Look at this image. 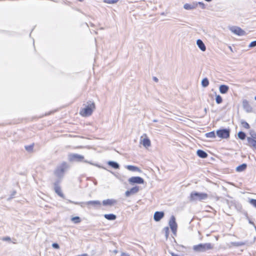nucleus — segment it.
I'll return each instance as SVG.
<instances>
[{"label": "nucleus", "instance_id": "1", "mask_svg": "<svg viewBox=\"0 0 256 256\" xmlns=\"http://www.w3.org/2000/svg\"><path fill=\"white\" fill-rule=\"evenodd\" d=\"M84 107L80 110V113L84 117L91 116L96 108L94 102L90 100L88 101L86 104H84Z\"/></svg>", "mask_w": 256, "mask_h": 256}, {"label": "nucleus", "instance_id": "2", "mask_svg": "<svg viewBox=\"0 0 256 256\" xmlns=\"http://www.w3.org/2000/svg\"><path fill=\"white\" fill-rule=\"evenodd\" d=\"M208 198V194L206 193L199 192L193 191L190 193L189 197L190 202H196L197 201H202L206 200Z\"/></svg>", "mask_w": 256, "mask_h": 256}, {"label": "nucleus", "instance_id": "3", "mask_svg": "<svg viewBox=\"0 0 256 256\" xmlns=\"http://www.w3.org/2000/svg\"><path fill=\"white\" fill-rule=\"evenodd\" d=\"M214 248V244L211 243L200 244L194 246L193 250L198 252H204Z\"/></svg>", "mask_w": 256, "mask_h": 256}, {"label": "nucleus", "instance_id": "4", "mask_svg": "<svg viewBox=\"0 0 256 256\" xmlns=\"http://www.w3.org/2000/svg\"><path fill=\"white\" fill-rule=\"evenodd\" d=\"M68 168V166L67 163L64 162L57 166L54 172V174L58 178H62L64 176V172Z\"/></svg>", "mask_w": 256, "mask_h": 256}, {"label": "nucleus", "instance_id": "5", "mask_svg": "<svg viewBox=\"0 0 256 256\" xmlns=\"http://www.w3.org/2000/svg\"><path fill=\"white\" fill-rule=\"evenodd\" d=\"M169 226L174 235H176L177 230V224L176 222V218L174 216L170 217L168 222Z\"/></svg>", "mask_w": 256, "mask_h": 256}, {"label": "nucleus", "instance_id": "6", "mask_svg": "<svg viewBox=\"0 0 256 256\" xmlns=\"http://www.w3.org/2000/svg\"><path fill=\"white\" fill-rule=\"evenodd\" d=\"M230 132V130L226 128L219 130L216 131L218 136L222 138H229Z\"/></svg>", "mask_w": 256, "mask_h": 256}, {"label": "nucleus", "instance_id": "7", "mask_svg": "<svg viewBox=\"0 0 256 256\" xmlns=\"http://www.w3.org/2000/svg\"><path fill=\"white\" fill-rule=\"evenodd\" d=\"M70 202L72 204H76L80 205L82 207L84 206H83L84 204H86L87 205H92L94 206H95L97 205L100 206L101 204L99 200H90V201L87 202H74L72 200H70Z\"/></svg>", "mask_w": 256, "mask_h": 256}, {"label": "nucleus", "instance_id": "8", "mask_svg": "<svg viewBox=\"0 0 256 256\" xmlns=\"http://www.w3.org/2000/svg\"><path fill=\"white\" fill-rule=\"evenodd\" d=\"M140 144H142L144 146L147 148L150 146L151 143L150 139L148 138L146 134H144L140 139Z\"/></svg>", "mask_w": 256, "mask_h": 256}, {"label": "nucleus", "instance_id": "9", "mask_svg": "<svg viewBox=\"0 0 256 256\" xmlns=\"http://www.w3.org/2000/svg\"><path fill=\"white\" fill-rule=\"evenodd\" d=\"M69 160L70 161H74L80 162L83 161L84 156L82 155H80L77 154H70L68 156Z\"/></svg>", "mask_w": 256, "mask_h": 256}, {"label": "nucleus", "instance_id": "10", "mask_svg": "<svg viewBox=\"0 0 256 256\" xmlns=\"http://www.w3.org/2000/svg\"><path fill=\"white\" fill-rule=\"evenodd\" d=\"M230 30L232 32L240 36H242L246 34V32L241 28L238 26H232L230 28Z\"/></svg>", "mask_w": 256, "mask_h": 256}, {"label": "nucleus", "instance_id": "11", "mask_svg": "<svg viewBox=\"0 0 256 256\" xmlns=\"http://www.w3.org/2000/svg\"><path fill=\"white\" fill-rule=\"evenodd\" d=\"M128 182L130 184H143L144 183V180L140 176H132L128 179Z\"/></svg>", "mask_w": 256, "mask_h": 256}, {"label": "nucleus", "instance_id": "12", "mask_svg": "<svg viewBox=\"0 0 256 256\" xmlns=\"http://www.w3.org/2000/svg\"><path fill=\"white\" fill-rule=\"evenodd\" d=\"M140 190V187L138 186H135L130 190H126L125 192V196L126 197L130 196V195L134 194L138 192Z\"/></svg>", "mask_w": 256, "mask_h": 256}, {"label": "nucleus", "instance_id": "13", "mask_svg": "<svg viewBox=\"0 0 256 256\" xmlns=\"http://www.w3.org/2000/svg\"><path fill=\"white\" fill-rule=\"evenodd\" d=\"M60 181L57 180L54 183V190L55 192L60 197L64 198V196L61 190V188L59 185Z\"/></svg>", "mask_w": 256, "mask_h": 256}, {"label": "nucleus", "instance_id": "14", "mask_svg": "<svg viewBox=\"0 0 256 256\" xmlns=\"http://www.w3.org/2000/svg\"><path fill=\"white\" fill-rule=\"evenodd\" d=\"M242 106L247 112H252V108L247 100H244L242 101Z\"/></svg>", "mask_w": 256, "mask_h": 256}, {"label": "nucleus", "instance_id": "15", "mask_svg": "<svg viewBox=\"0 0 256 256\" xmlns=\"http://www.w3.org/2000/svg\"><path fill=\"white\" fill-rule=\"evenodd\" d=\"M164 214L163 212H156L154 216V220L156 222H159L164 218Z\"/></svg>", "mask_w": 256, "mask_h": 256}, {"label": "nucleus", "instance_id": "16", "mask_svg": "<svg viewBox=\"0 0 256 256\" xmlns=\"http://www.w3.org/2000/svg\"><path fill=\"white\" fill-rule=\"evenodd\" d=\"M196 44L198 45L199 48L202 52H204L206 50V47L203 42L198 39L196 40Z\"/></svg>", "mask_w": 256, "mask_h": 256}, {"label": "nucleus", "instance_id": "17", "mask_svg": "<svg viewBox=\"0 0 256 256\" xmlns=\"http://www.w3.org/2000/svg\"><path fill=\"white\" fill-rule=\"evenodd\" d=\"M116 203V200L112 199H108L102 201V204L104 206H112Z\"/></svg>", "mask_w": 256, "mask_h": 256}, {"label": "nucleus", "instance_id": "18", "mask_svg": "<svg viewBox=\"0 0 256 256\" xmlns=\"http://www.w3.org/2000/svg\"><path fill=\"white\" fill-rule=\"evenodd\" d=\"M197 4L193 3L192 4H186L184 6V8L187 10H191L196 8Z\"/></svg>", "mask_w": 256, "mask_h": 256}, {"label": "nucleus", "instance_id": "19", "mask_svg": "<svg viewBox=\"0 0 256 256\" xmlns=\"http://www.w3.org/2000/svg\"><path fill=\"white\" fill-rule=\"evenodd\" d=\"M229 90V87L224 84H222L220 86L219 88L220 92L222 94H226Z\"/></svg>", "mask_w": 256, "mask_h": 256}, {"label": "nucleus", "instance_id": "20", "mask_svg": "<svg viewBox=\"0 0 256 256\" xmlns=\"http://www.w3.org/2000/svg\"><path fill=\"white\" fill-rule=\"evenodd\" d=\"M248 144L250 146L254 148L256 150V140L252 138H250V137L247 138Z\"/></svg>", "mask_w": 256, "mask_h": 256}, {"label": "nucleus", "instance_id": "21", "mask_svg": "<svg viewBox=\"0 0 256 256\" xmlns=\"http://www.w3.org/2000/svg\"><path fill=\"white\" fill-rule=\"evenodd\" d=\"M196 154L201 158H206L208 156L206 152L201 150H198Z\"/></svg>", "mask_w": 256, "mask_h": 256}, {"label": "nucleus", "instance_id": "22", "mask_svg": "<svg viewBox=\"0 0 256 256\" xmlns=\"http://www.w3.org/2000/svg\"><path fill=\"white\" fill-rule=\"evenodd\" d=\"M104 217L108 220H115L116 218V216L114 214H105L104 215Z\"/></svg>", "mask_w": 256, "mask_h": 256}, {"label": "nucleus", "instance_id": "23", "mask_svg": "<svg viewBox=\"0 0 256 256\" xmlns=\"http://www.w3.org/2000/svg\"><path fill=\"white\" fill-rule=\"evenodd\" d=\"M108 164L110 166H112V168H113L115 169H118L120 168V165L116 162H115L114 161H109V162H108Z\"/></svg>", "mask_w": 256, "mask_h": 256}, {"label": "nucleus", "instance_id": "24", "mask_svg": "<svg viewBox=\"0 0 256 256\" xmlns=\"http://www.w3.org/2000/svg\"><path fill=\"white\" fill-rule=\"evenodd\" d=\"M247 167L246 164H242L238 166L236 168V170L238 172H241L244 170Z\"/></svg>", "mask_w": 256, "mask_h": 256}, {"label": "nucleus", "instance_id": "25", "mask_svg": "<svg viewBox=\"0 0 256 256\" xmlns=\"http://www.w3.org/2000/svg\"><path fill=\"white\" fill-rule=\"evenodd\" d=\"M126 168L128 170H131V171H138V172L141 171L138 168L134 166H131V165L127 166Z\"/></svg>", "mask_w": 256, "mask_h": 256}, {"label": "nucleus", "instance_id": "26", "mask_svg": "<svg viewBox=\"0 0 256 256\" xmlns=\"http://www.w3.org/2000/svg\"><path fill=\"white\" fill-rule=\"evenodd\" d=\"M209 84V80L208 78H204L202 81V85L203 87L206 88Z\"/></svg>", "mask_w": 256, "mask_h": 256}, {"label": "nucleus", "instance_id": "27", "mask_svg": "<svg viewBox=\"0 0 256 256\" xmlns=\"http://www.w3.org/2000/svg\"><path fill=\"white\" fill-rule=\"evenodd\" d=\"M205 136L206 138H214L216 137L214 132H210L206 133Z\"/></svg>", "mask_w": 256, "mask_h": 256}, {"label": "nucleus", "instance_id": "28", "mask_svg": "<svg viewBox=\"0 0 256 256\" xmlns=\"http://www.w3.org/2000/svg\"><path fill=\"white\" fill-rule=\"evenodd\" d=\"M71 220L74 224H78L81 222V220L79 216L73 217L71 218Z\"/></svg>", "mask_w": 256, "mask_h": 256}, {"label": "nucleus", "instance_id": "29", "mask_svg": "<svg viewBox=\"0 0 256 256\" xmlns=\"http://www.w3.org/2000/svg\"><path fill=\"white\" fill-rule=\"evenodd\" d=\"M238 137L242 140H244L246 138V134L243 132H240L238 134Z\"/></svg>", "mask_w": 256, "mask_h": 256}, {"label": "nucleus", "instance_id": "30", "mask_svg": "<svg viewBox=\"0 0 256 256\" xmlns=\"http://www.w3.org/2000/svg\"><path fill=\"white\" fill-rule=\"evenodd\" d=\"M163 232L164 233L166 238H168L169 235V228L168 227H165L163 229Z\"/></svg>", "mask_w": 256, "mask_h": 256}, {"label": "nucleus", "instance_id": "31", "mask_svg": "<svg viewBox=\"0 0 256 256\" xmlns=\"http://www.w3.org/2000/svg\"><path fill=\"white\" fill-rule=\"evenodd\" d=\"M241 124L244 128L246 129H248L250 127L249 124L243 120L241 121Z\"/></svg>", "mask_w": 256, "mask_h": 256}, {"label": "nucleus", "instance_id": "32", "mask_svg": "<svg viewBox=\"0 0 256 256\" xmlns=\"http://www.w3.org/2000/svg\"><path fill=\"white\" fill-rule=\"evenodd\" d=\"M216 100L218 104H220L222 102V99L221 96H220V95H218L216 96Z\"/></svg>", "mask_w": 256, "mask_h": 256}, {"label": "nucleus", "instance_id": "33", "mask_svg": "<svg viewBox=\"0 0 256 256\" xmlns=\"http://www.w3.org/2000/svg\"><path fill=\"white\" fill-rule=\"evenodd\" d=\"M119 0H104V2L107 4H114L116 3Z\"/></svg>", "mask_w": 256, "mask_h": 256}, {"label": "nucleus", "instance_id": "34", "mask_svg": "<svg viewBox=\"0 0 256 256\" xmlns=\"http://www.w3.org/2000/svg\"><path fill=\"white\" fill-rule=\"evenodd\" d=\"M249 202L254 206L256 208V200L252 198L250 199L249 200Z\"/></svg>", "mask_w": 256, "mask_h": 256}, {"label": "nucleus", "instance_id": "35", "mask_svg": "<svg viewBox=\"0 0 256 256\" xmlns=\"http://www.w3.org/2000/svg\"><path fill=\"white\" fill-rule=\"evenodd\" d=\"M195 4H197V6L199 5L202 9L206 8L205 4L202 2H195Z\"/></svg>", "mask_w": 256, "mask_h": 256}, {"label": "nucleus", "instance_id": "36", "mask_svg": "<svg viewBox=\"0 0 256 256\" xmlns=\"http://www.w3.org/2000/svg\"><path fill=\"white\" fill-rule=\"evenodd\" d=\"M33 147H34L33 145H30V146H26L25 148L26 150L30 152V151L32 150Z\"/></svg>", "mask_w": 256, "mask_h": 256}, {"label": "nucleus", "instance_id": "37", "mask_svg": "<svg viewBox=\"0 0 256 256\" xmlns=\"http://www.w3.org/2000/svg\"><path fill=\"white\" fill-rule=\"evenodd\" d=\"M251 138H252L254 140H256V133L254 132H250Z\"/></svg>", "mask_w": 256, "mask_h": 256}, {"label": "nucleus", "instance_id": "38", "mask_svg": "<svg viewBox=\"0 0 256 256\" xmlns=\"http://www.w3.org/2000/svg\"><path fill=\"white\" fill-rule=\"evenodd\" d=\"M256 46V40L253 41L249 44V47L253 48Z\"/></svg>", "mask_w": 256, "mask_h": 256}, {"label": "nucleus", "instance_id": "39", "mask_svg": "<svg viewBox=\"0 0 256 256\" xmlns=\"http://www.w3.org/2000/svg\"><path fill=\"white\" fill-rule=\"evenodd\" d=\"M1 240H2L4 241L10 242L11 240V238L9 236H6V237H4V238H2Z\"/></svg>", "mask_w": 256, "mask_h": 256}, {"label": "nucleus", "instance_id": "40", "mask_svg": "<svg viewBox=\"0 0 256 256\" xmlns=\"http://www.w3.org/2000/svg\"><path fill=\"white\" fill-rule=\"evenodd\" d=\"M52 246L56 249H58L60 248L59 245L57 243H54L52 244Z\"/></svg>", "mask_w": 256, "mask_h": 256}, {"label": "nucleus", "instance_id": "41", "mask_svg": "<svg viewBox=\"0 0 256 256\" xmlns=\"http://www.w3.org/2000/svg\"><path fill=\"white\" fill-rule=\"evenodd\" d=\"M152 79L156 82H158V79L156 76H153Z\"/></svg>", "mask_w": 256, "mask_h": 256}, {"label": "nucleus", "instance_id": "42", "mask_svg": "<svg viewBox=\"0 0 256 256\" xmlns=\"http://www.w3.org/2000/svg\"><path fill=\"white\" fill-rule=\"evenodd\" d=\"M120 256H130V255L127 253L122 252Z\"/></svg>", "mask_w": 256, "mask_h": 256}, {"label": "nucleus", "instance_id": "43", "mask_svg": "<svg viewBox=\"0 0 256 256\" xmlns=\"http://www.w3.org/2000/svg\"><path fill=\"white\" fill-rule=\"evenodd\" d=\"M171 254H172V256H180V255H179L178 254H174V252L171 253Z\"/></svg>", "mask_w": 256, "mask_h": 256}, {"label": "nucleus", "instance_id": "44", "mask_svg": "<svg viewBox=\"0 0 256 256\" xmlns=\"http://www.w3.org/2000/svg\"><path fill=\"white\" fill-rule=\"evenodd\" d=\"M84 162H86V163H88V164H92V165H94V164H92V163L91 162H88V161H87V160H84Z\"/></svg>", "mask_w": 256, "mask_h": 256}, {"label": "nucleus", "instance_id": "45", "mask_svg": "<svg viewBox=\"0 0 256 256\" xmlns=\"http://www.w3.org/2000/svg\"><path fill=\"white\" fill-rule=\"evenodd\" d=\"M80 256H88L87 254H82Z\"/></svg>", "mask_w": 256, "mask_h": 256}, {"label": "nucleus", "instance_id": "46", "mask_svg": "<svg viewBox=\"0 0 256 256\" xmlns=\"http://www.w3.org/2000/svg\"><path fill=\"white\" fill-rule=\"evenodd\" d=\"M206 1L208 2H211L212 0H205Z\"/></svg>", "mask_w": 256, "mask_h": 256}, {"label": "nucleus", "instance_id": "47", "mask_svg": "<svg viewBox=\"0 0 256 256\" xmlns=\"http://www.w3.org/2000/svg\"><path fill=\"white\" fill-rule=\"evenodd\" d=\"M117 252H117V250H115L114 251V252H115V253H116Z\"/></svg>", "mask_w": 256, "mask_h": 256}, {"label": "nucleus", "instance_id": "48", "mask_svg": "<svg viewBox=\"0 0 256 256\" xmlns=\"http://www.w3.org/2000/svg\"><path fill=\"white\" fill-rule=\"evenodd\" d=\"M78 0L80 2H81L84 1V0Z\"/></svg>", "mask_w": 256, "mask_h": 256}, {"label": "nucleus", "instance_id": "49", "mask_svg": "<svg viewBox=\"0 0 256 256\" xmlns=\"http://www.w3.org/2000/svg\"><path fill=\"white\" fill-rule=\"evenodd\" d=\"M154 122H157V120H154Z\"/></svg>", "mask_w": 256, "mask_h": 256}, {"label": "nucleus", "instance_id": "50", "mask_svg": "<svg viewBox=\"0 0 256 256\" xmlns=\"http://www.w3.org/2000/svg\"><path fill=\"white\" fill-rule=\"evenodd\" d=\"M254 99L255 100H256V96L254 97Z\"/></svg>", "mask_w": 256, "mask_h": 256}]
</instances>
